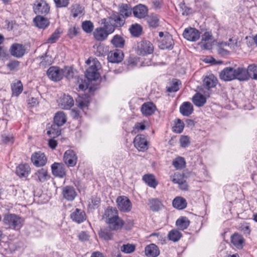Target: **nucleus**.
<instances>
[{"mask_svg": "<svg viewBox=\"0 0 257 257\" xmlns=\"http://www.w3.org/2000/svg\"><path fill=\"white\" fill-rule=\"evenodd\" d=\"M3 221L9 228L19 230L22 227L24 220L15 214L10 213L5 215Z\"/></svg>", "mask_w": 257, "mask_h": 257, "instance_id": "f257e3e1", "label": "nucleus"}, {"mask_svg": "<svg viewBox=\"0 0 257 257\" xmlns=\"http://www.w3.org/2000/svg\"><path fill=\"white\" fill-rule=\"evenodd\" d=\"M154 49L153 44L149 41L144 40L138 42L136 52L138 55L144 56L153 53Z\"/></svg>", "mask_w": 257, "mask_h": 257, "instance_id": "f03ea898", "label": "nucleus"}, {"mask_svg": "<svg viewBox=\"0 0 257 257\" xmlns=\"http://www.w3.org/2000/svg\"><path fill=\"white\" fill-rule=\"evenodd\" d=\"M33 8L34 12L37 15L45 16L50 12V6L45 0H36Z\"/></svg>", "mask_w": 257, "mask_h": 257, "instance_id": "7ed1b4c3", "label": "nucleus"}, {"mask_svg": "<svg viewBox=\"0 0 257 257\" xmlns=\"http://www.w3.org/2000/svg\"><path fill=\"white\" fill-rule=\"evenodd\" d=\"M114 32L113 27H107V29L99 27L96 28L94 32L93 35L94 38L98 41H103L105 40L108 37V35Z\"/></svg>", "mask_w": 257, "mask_h": 257, "instance_id": "20e7f679", "label": "nucleus"}, {"mask_svg": "<svg viewBox=\"0 0 257 257\" xmlns=\"http://www.w3.org/2000/svg\"><path fill=\"white\" fill-rule=\"evenodd\" d=\"M48 77L54 81H59L64 77L63 69L59 67H50L47 72Z\"/></svg>", "mask_w": 257, "mask_h": 257, "instance_id": "39448f33", "label": "nucleus"}, {"mask_svg": "<svg viewBox=\"0 0 257 257\" xmlns=\"http://www.w3.org/2000/svg\"><path fill=\"white\" fill-rule=\"evenodd\" d=\"M116 203L118 209L124 212H128L132 209V203L126 196H119L116 199Z\"/></svg>", "mask_w": 257, "mask_h": 257, "instance_id": "423d86ee", "label": "nucleus"}, {"mask_svg": "<svg viewBox=\"0 0 257 257\" xmlns=\"http://www.w3.org/2000/svg\"><path fill=\"white\" fill-rule=\"evenodd\" d=\"M183 35L188 41L195 42L200 38V33L195 28L188 27L184 30Z\"/></svg>", "mask_w": 257, "mask_h": 257, "instance_id": "0eeeda50", "label": "nucleus"}, {"mask_svg": "<svg viewBox=\"0 0 257 257\" xmlns=\"http://www.w3.org/2000/svg\"><path fill=\"white\" fill-rule=\"evenodd\" d=\"M77 156L75 152L72 150L66 151L63 156V161L68 167H74L77 162Z\"/></svg>", "mask_w": 257, "mask_h": 257, "instance_id": "6e6552de", "label": "nucleus"}, {"mask_svg": "<svg viewBox=\"0 0 257 257\" xmlns=\"http://www.w3.org/2000/svg\"><path fill=\"white\" fill-rule=\"evenodd\" d=\"M109 22L110 24V26L108 27L110 28L113 27L114 30L116 27H122L124 23V18L122 17L118 13L113 12L112 14L109 17Z\"/></svg>", "mask_w": 257, "mask_h": 257, "instance_id": "1a4fd4ad", "label": "nucleus"}, {"mask_svg": "<svg viewBox=\"0 0 257 257\" xmlns=\"http://www.w3.org/2000/svg\"><path fill=\"white\" fill-rule=\"evenodd\" d=\"M31 161L35 166L39 167L45 165L47 159L44 153L39 151L32 155Z\"/></svg>", "mask_w": 257, "mask_h": 257, "instance_id": "9d476101", "label": "nucleus"}, {"mask_svg": "<svg viewBox=\"0 0 257 257\" xmlns=\"http://www.w3.org/2000/svg\"><path fill=\"white\" fill-rule=\"evenodd\" d=\"M171 181L175 184H178L179 187L182 190H187L188 185L186 182L184 176L180 173H176L171 176Z\"/></svg>", "mask_w": 257, "mask_h": 257, "instance_id": "9b49d317", "label": "nucleus"}, {"mask_svg": "<svg viewBox=\"0 0 257 257\" xmlns=\"http://www.w3.org/2000/svg\"><path fill=\"white\" fill-rule=\"evenodd\" d=\"M10 52L13 56L21 58L26 53V48L23 44L14 43L11 46Z\"/></svg>", "mask_w": 257, "mask_h": 257, "instance_id": "f8f14e48", "label": "nucleus"}, {"mask_svg": "<svg viewBox=\"0 0 257 257\" xmlns=\"http://www.w3.org/2000/svg\"><path fill=\"white\" fill-rule=\"evenodd\" d=\"M52 173L53 175L61 178L66 175V171L64 165L60 163H54L51 166Z\"/></svg>", "mask_w": 257, "mask_h": 257, "instance_id": "ddd939ff", "label": "nucleus"}, {"mask_svg": "<svg viewBox=\"0 0 257 257\" xmlns=\"http://www.w3.org/2000/svg\"><path fill=\"white\" fill-rule=\"evenodd\" d=\"M134 143L135 147L139 151L144 152L148 148V142L143 135H137L134 140Z\"/></svg>", "mask_w": 257, "mask_h": 257, "instance_id": "4468645a", "label": "nucleus"}, {"mask_svg": "<svg viewBox=\"0 0 257 257\" xmlns=\"http://www.w3.org/2000/svg\"><path fill=\"white\" fill-rule=\"evenodd\" d=\"M63 197L68 201H73L77 196V193L73 186H66L62 191Z\"/></svg>", "mask_w": 257, "mask_h": 257, "instance_id": "2eb2a0df", "label": "nucleus"}, {"mask_svg": "<svg viewBox=\"0 0 257 257\" xmlns=\"http://www.w3.org/2000/svg\"><path fill=\"white\" fill-rule=\"evenodd\" d=\"M60 107L64 109H69L74 105V100L70 95L64 94L58 101Z\"/></svg>", "mask_w": 257, "mask_h": 257, "instance_id": "dca6fc26", "label": "nucleus"}, {"mask_svg": "<svg viewBox=\"0 0 257 257\" xmlns=\"http://www.w3.org/2000/svg\"><path fill=\"white\" fill-rule=\"evenodd\" d=\"M235 69L226 67L220 73V79L225 81H230L235 79Z\"/></svg>", "mask_w": 257, "mask_h": 257, "instance_id": "f3484780", "label": "nucleus"}, {"mask_svg": "<svg viewBox=\"0 0 257 257\" xmlns=\"http://www.w3.org/2000/svg\"><path fill=\"white\" fill-rule=\"evenodd\" d=\"M159 47L162 49H172L173 48V40L171 35L166 33L164 37L160 40Z\"/></svg>", "mask_w": 257, "mask_h": 257, "instance_id": "a211bd4d", "label": "nucleus"}, {"mask_svg": "<svg viewBox=\"0 0 257 257\" xmlns=\"http://www.w3.org/2000/svg\"><path fill=\"white\" fill-rule=\"evenodd\" d=\"M108 224L109 229L111 230H117L120 229L123 226L124 222L119 216L111 219L110 220L106 221Z\"/></svg>", "mask_w": 257, "mask_h": 257, "instance_id": "6ab92c4d", "label": "nucleus"}, {"mask_svg": "<svg viewBox=\"0 0 257 257\" xmlns=\"http://www.w3.org/2000/svg\"><path fill=\"white\" fill-rule=\"evenodd\" d=\"M70 217L73 221L80 223L86 219V214L83 210L76 208L71 213Z\"/></svg>", "mask_w": 257, "mask_h": 257, "instance_id": "aec40b11", "label": "nucleus"}, {"mask_svg": "<svg viewBox=\"0 0 257 257\" xmlns=\"http://www.w3.org/2000/svg\"><path fill=\"white\" fill-rule=\"evenodd\" d=\"M231 242L238 249H241L244 245L245 240L242 235L234 233L231 236Z\"/></svg>", "mask_w": 257, "mask_h": 257, "instance_id": "412c9836", "label": "nucleus"}, {"mask_svg": "<svg viewBox=\"0 0 257 257\" xmlns=\"http://www.w3.org/2000/svg\"><path fill=\"white\" fill-rule=\"evenodd\" d=\"M156 110V105L152 102L144 103L141 107V111L144 115L149 116L153 114Z\"/></svg>", "mask_w": 257, "mask_h": 257, "instance_id": "4be33fe9", "label": "nucleus"}, {"mask_svg": "<svg viewBox=\"0 0 257 257\" xmlns=\"http://www.w3.org/2000/svg\"><path fill=\"white\" fill-rule=\"evenodd\" d=\"M43 15H37L33 20V22L36 27L40 29H44L50 24L49 20L42 16Z\"/></svg>", "mask_w": 257, "mask_h": 257, "instance_id": "5701e85b", "label": "nucleus"}, {"mask_svg": "<svg viewBox=\"0 0 257 257\" xmlns=\"http://www.w3.org/2000/svg\"><path fill=\"white\" fill-rule=\"evenodd\" d=\"M133 14L136 18L140 19L144 18L147 15V8L143 5H138L134 8Z\"/></svg>", "mask_w": 257, "mask_h": 257, "instance_id": "b1692460", "label": "nucleus"}, {"mask_svg": "<svg viewBox=\"0 0 257 257\" xmlns=\"http://www.w3.org/2000/svg\"><path fill=\"white\" fill-rule=\"evenodd\" d=\"M123 54L119 50L111 51L108 55V60L111 63H118L123 59Z\"/></svg>", "mask_w": 257, "mask_h": 257, "instance_id": "393cba45", "label": "nucleus"}, {"mask_svg": "<svg viewBox=\"0 0 257 257\" xmlns=\"http://www.w3.org/2000/svg\"><path fill=\"white\" fill-rule=\"evenodd\" d=\"M159 254V248L154 243L147 245L145 248V254L148 257H157Z\"/></svg>", "mask_w": 257, "mask_h": 257, "instance_id": "a878e982", "label": "nucleus"}, {"mask_svg": "<svg viewBox=\"0 0 257 257\" xmlns=\"http://www.w3.org/2000/svg\"><path fill=\"white\" fill-rule=\"evenodd\" d=\"M70 12L73 18L81 17L84 15V8L79 4H73L71 6Z\"/></svg>", "mask_w": 257, "mask_h": 257, "instance_id": "bb28decb", "label": "nucleus"}, {"mask_svg": "<svg viewBox=\"0 0 257 257\" xmlns=\"http://www.w3.org/2000/svg\"><path fill=\"white\" fill-rule=\"evenodd\" d=\"M30 172V168L27 164H20L16 169V173L20 177H27Z\"/></svg>", "mask_w": 257, "mask_h": 257, "instance_id": "cd10ccee", "label": "nucleus"}, {"mask_svg": "<svg viewBox=\"0 0 257 257\" xmlns=\"http://www.w3.org/2000/svg\"><path fill=\"white\" fill-rule=\"evenodd\" d=\"M193 111V106L189 102H184L180 107V112L184 116H189Z\"/></svg>", "mask_w": 257, "mask_h": 257, "instance_id": "c85d7f7f", "label": "nucleus"}, {"mask_svg": "<svg viewBox=\"0 0 257 257\" xmlns=\"http://www.w3.org/2000/svg\"><path fill=\"white\" fill-rule=\"evenodd\" d=\"M11 89L13 95L18 96L23 90V85L20 80H16L11 84Z\"/></svg>", "mask_w": 257, "mask_h": 257, "instance_id": "c756f323", "label": "nucleus"}, {"mask_svg": "<svg viewBox=\"0 0 257 257\" xmlns=\"http://www.w3.org/2000/svg\"><path fill=\"white\" fill-rule=\"evenodd\" d=\"M61 126L54 122L47 131V134L53 138L57 137L61 134Z\"/></svg>", "mask_w": 257, "mask_h": 257, "instance_id": "7c9ffc66", "label": "nucleus"}, {"mask_svg": "<svg viewBox=\"0 0 257 257\" xmlns=\"http://www.w3.org/2000/svg\"><path fill=\"white\" fill-rule=\"evenodd\" d=\"M173 206L179 210L185 208L187 206L186 200L182 197H177L173 201Z\"/></svg>", "mask_w": 257, "mask_h": 257, "instance_id": "2f4dec72", "label": "nucleus"}, {"mask_svg": "<svg viewBox=\"0 0 257 257\" xmlns=\"http://www.w3.org/2000/svg\"><path fill=\"white\" fill-rule=\"evenodd\" d=\"M229 48L228 47L227 42H219L217 45V52L222 56H227L230 55Z\"/></svg>", "mask_w": 257, "mask_h": 257, "instance_id": "473e14b6", "label": "nucleus"}, {"mask_svg": "<svg viewBox=\"0 0 257 257\" xmlns=\"http://www.w3.org/2000/svg\"><path fill=\"white\" fill-rule=\"evenodd\" d=\"M118 216V211L115 208L112 207H108L105 210L103 215V218L105 219V221L114 219Z\"/></svg>", "mask_w": 257, "mask_h": 257, "instance_id": "72a5a7b5", "label": "nucleus"}, {"mask_svg": "<svg viewBox=\"0 0 257 257\" xmlns=\"http://www.w3.org/2000/svg\"><path fill=\"white\" fill-rule=\"evenodd\" d=\"M235 79L240 81H245L248 80L249 78L247 69L246 70L242 68H238L235 69Z\"/></svg>", "mask_w": 257, "mask_h": 257, "instance_id": "f704fd0d", "label": "nucleus"}, {"mask_svg": "<svg viewBox=\"0 0 257 257\" xmlns=\"http://www.w3.org/2000/svg\"><path fill=\"white\" fill-rule=\"evenodd\" d=\"M132 10L130 5L122 4L119 6V14L124 19L132 15Z\"/></svg>", "mask_w": 257, "mask_h": 257, "instance_id": "c9c22d12", "label": "nucleus"}, {"mask_svg": "<svg viewBox=\"0 0 257 257\" xmlns=\"http://www.w3.org/2000/svg\"><path fill=\"white\" fill-rule=\"evenodd\" d=\"M194 104L198 107L204 105L206 102L205 97L200 93H196L192 98Z\"/></svg>", "mask_w": 257, "mask_h": 257, "instance_id": "e433bc0d", "label": "nucleus"}, {"mask_svg": "<svg viewBox=\"0 0 257 257\" xmlns=\"http://www.w3.org/2000/svg\"><path fill=\"white\" fill-rule=\"evenodd\" d=\"M143 180L151 187L155 188L158 185L155 176L153 174H146L143 176Z\"/></svg>", "mask_w": 257, "mask_h": 257, "instance_id": "4c0bfd02", "label": "nucleus"}, {"mask_svg": "<svg viewBox=\"0 0 257 257\" xmlns=\"http://www.w3.org/2000/svg\"><path fill=\"white\" fill-rule=\"evenodd\" d=\"M204 85L209 89L215 86L217 82V78L213 74L206 76L203 80Z\"/></svg>", "mask_w": 257, "mask_h": 257, "instance_id": "58836bf2", "label": "nucleus"}, {"mask_svg": "<svg viewBox=\"0 0 257 257\" xmlns=\"http://www.w3.org/2000/svg\"><path fill=\"white\" fill-rule=\"evenodd\" d=\"M67 121V117L65 113L63 111L57 112L54 116V122L60 125H63Z\"/></svg>", "mask_w": 257, "mask_h": 257, "instance_id": "ea45409f", "label": "nucleus"}, {"mask_svg": "<svg viewBox=\"0 0 257 257\" xmlns=\"http://www.w3.org/2000/svg\"><path fill=\"white\" fill-rule=\"evenodd\" d=\"M98 234L101 238L105 240H111L113 236V233L111 232V230L109 229V228L101 229Z\"/></svg>", "mask_w": 257, "mask_h": 257, "instance_id": "a19ab883", "label": "nucleus"}, {"mask_svg": "<svg viewBox=\"0 0 257 257\" xmlns=\"http://www.w3.org/2000/svg\"><path fill=\"white\" fill-rule=\"evenodd\" d=\"M148 205L153 211H157L160 209L162 206L161 202L157 198H151L149 199Z\"/></svg>", "mask_w": 257, "mask_h": 257, "instance_id": "79ce46f5", "label": "nucleus"}, {"mask_svg": "<svg viewBox=\"0 0 257 257\" xmlns=\"http://www.w3.org/2000/svg\"><path fill=\"white\" fill-rule=\"evenodd\" d=\"M177 226L181 230L186 229L190 224V221L186 217H181L176 222Z\"/></svg>", "mask_w": 257, "mask_h": 257, "instance_id": "37998d69", "label": "nucleus"}, {"mask_svg": "<svg viewBox=\"0 0 257 257\" xmlns=\"http://www.w3.org/2000/svg\"><path fill=\"white\" fill-rule=\"evenodd\" d=\"M35 175L37 177L38 180L41 182L47 181L49 178L47 170L44 168L38 170L35 173Z\"/></svg>", "mask_w": 257, "mask_h": 257, "instance_id": "c03bdc74", "label": "nucleus"}, {"mask_svg": "<svg viewBox=\"0 0 257 257\" xmlns=\"http://www.w3.org/2000/svg\"><path fill=\"white\" fill-rule=\"evenodd\" d=\"M181 85V81L177 79H174L170 82L169 86H167V90L169 92L177 91Z\"/></svg>", "mask_w": 257, "mask_h": 257, "instance_id": "a18cd8bd", "label": "nucleus"}, {"mask_svg": "<svg viewBox=\"0 0 257 257\" xmlns=\"http://www.w3.org/2000/svg\"><path fill=\"white\" fill-rule=\"evenodd\" d=\"M182 236V233L177 229L171 230L168 234L169 240L174 242L178 241Z\"/></svg>", "mask_w": 257, "mask_h": 257, "instance_id": "49530a36", "label": "nucleus"}, {"mask_svg": "<svg viewBox=\"0 0 257 257\" xmlns=\"http://www.w3.org/2000/svg\"><path fill=\"white\" fill-rule=\"evenodd\" d=\"M85 75L87 81L94 80L98 79L99 77L98 70H93L92 68H88L87 69Z\"/></svg>", "mask_w": 257, "mask_h": 257, "instance_id": "de8ad7c7", "label": "nucleus"}, {"mask_svg": "<svg viewBox=\"0 0 257 257\" xmlns=\"http://www.w3.org/2000/svg\"><path fill=\"white\" fill-rule=\"evenodd\" d=\"M172 164L176 169L180 170L185 168L186 162L184 158L179 157L173 161Z\"/></svg>", "mask_w": 257, "mask_h": 257, "instance_id": "09e8293b", "label": "nucleus"}, {"mask_svg": "<svg viewBox=\"0 0 257 257\" xmlns=\"http://www.w3.org/2000/svg\"><path fill=\"white\" fill-rule=\"evenodd\" d=\"M111 42L115 47L122 48L124 45V39L118 35H116L113 37Z\"/></svg>", "mask_w": 257, "mask_h": 257, "instance_id": "8fccbe9b", "label": "nucleus"}, {"mask_svg": "<svg viewBox=\"0 0 257 257\" xmlns=\"http://www.w3.org/2000/svg\"><path fill=\"white\" fill-rule=\"evenodd\" d=\"M147 22L150 27L156 28L159 25L158 17L156 15H151L147 18Z\"/></svg>", "mask_w": 257, "mask_h": 257, "instance_id": "3c124183", "label": "nucleus"}, {"mask_svg": "<svg viewBox=\"0 0 257 257\" xmlns=\"http://www.w3.org/2000/svg\"><path fill=\"white\" fill-rule=\"evenodd\" d=\"M63 69L64 76L67 79H70L75 76L76 71H74L71 67H65Z\"/></svg>", "mask_w": 257, "mask_h": 257, "instance_id": "603ef678", "label": "nucleus"}, {"mask_svg": "<svg viewBox=\"0 0 257 257\" xmlns=\"http://www.w3.org/2000/svg\"><path fill=\"white\" fill-rule=\"evenodd\" d=\"M247 71L249 77L257 79V65L251 64L248 66Z\"/></svg>", "mask_w": 257, "mask_h": 257, "instance_id": "864d4df0", "label": "nucleus"}, {"mask_svg": "<svg viewBox=\"0 0 257 257\" xmlns=\"http://www.w3.org/2000/svg\"><path fill=\"white\" fill-rule=\"evenodd\" d=\"M131 33L135 37H139L142 33V28L139 25H132L130 29Z\"/></svg>", "mask_w": 257, "mask_h": 257, "instance_id": "5fc2aeb1", "label": "nucleus"}, {"mask_svg": "<svg viewBox=\"0 0 257 257\" xmlns=\"http://www.w3.org/2000/svg\"><path fill=\"white\" fill-rule=\"evenodd\" d=\"M93 24L90 21H85L82 24V28L87 33H91L93 29Z\"/></svg>", "mask_w": 257, "mask_h": 257, "instance_id": "6e6d98bb", "label": "nucleus"}, {"mask_svg": "<svg viewBox=\"0 0 257 257\" xmlns=\"http://www.w3.org/2000/svg\"><path fill=\"white\" fill-rule=\"evenodd\" d=\"M60 32L58 29H56L55 32L47 39V43L53 44L55 43L60 37Z\"/></svg>", "mask_w": 257, "mask_h": 257, "instance_id": "4d7b16f0", "label": "nucleus"}, {"mask_svg": "<svg viewBox=\"0 0 257 257\" xmlns=\"http://www.w3.org/2000/svg\"><path fill=\"white\" fill-rule=\"evenodd\" d=\"M184 127V122L180 119H177L174 127V131L177 133H181Z\"/></svg>", "mask_w": 257, "mask_h": 257, "instance_id": "13d9d810", "label": "nucleus"}, {"mask_svg": "<svg viewBox=\"0 0 257 257\" xmlns=\"http://www.w3.org/2000/svg\"><path fill=\"white\" fill-rule=\"evenodd\" d=\"M86 63L88 64H90V66L88 68H92L93 70H98L100 67V63L96 59H93L92 61H90V59L86 61Z\"/></svg>", "mask_w": 257, "mask_h": 257, "instance_id": "bf43d9fd", "label": "nucleus"}, {"mask_svg": "<svg viewBox=\"0 0 257 257\" xmlns=\"http://www.w3.org/2000/svg\"><path fill=\"white\" fill-rule=\"evenodd\" d=\"M135 249V246L134 245L127 244H123L121 247V250L126 253H130L133 252Z\"/></svg>", "mask_w": 257, "mask_h": 257, "instance_id": "052dcab7", "label": "nucleus"}, {"mask_svg": "<svg viewBox=\"0 0 257 257\" xmlns=\"http://www.w3.org/2000/svg\"><path fill=\"white\" fill-rule=\"evenodd\" d=\"M228 47L230 50H234L236 48L239 46V42L236 39L230 38L227 42Z\"/></svg>", "mask_w": 257, "mask_h": 257, "instance_id": "680f3d73", "label": "nucleus"}, {"mask_svg": "<svg viewBox=\"0 0 257 257\" xmlns=\"http://www.w3.org/2000/svg\"><path fill=\"white\" fill-rule=\"evenodd\" d=\"M180 11L183 16H187L191 12V9L187 7L184 3H181L179 5Z\"/></svg>", "mask_w": 257, "mask_h": 257, "instance_id": "e2e57ef3", "label": "nucleus"}, {"mask_svg": "<svg viewBox=\"0 0 257 257\" xmlns=\"http://www.w3.org/2000/svg\"><path fill=\"white\" fill-rule=\"evenodd\" d=\"M20 65V62L17 60H13L10 61L8 64H7V67L10 70H16L18 69V67Z\"/></svg>", "mask_w": 257, "mask_h": 257, "instance_id": "0e129e2a", "label": "nucleus"}, {"mask_svg": "<svg viewBox=\"0 0 257 257\" xmlns=\"http://www.w3.org/2000/svg\"><path fill=\"white\" fill-rule=\"evenodd\" d=\"M180 143L182 147L186 148L190 144V138L187 136H182L180 139Z\"/></svg>", "mask_w": 257, "mask_h": 257, "instance_id": "69168bd1", "label": "nucleus"}, {"mask_svg": "<svg viewBox=\"0 0 257 257\" xmlns=\"http://www.w3.org/2000/svg\"><path fill=\"white\" fill-rule=\"evenodd\" d=\"M76 101L78 104V106L81 108L87 107L89 103V102L87 100L83 99L82 97L78 98Z\"/></svg>", "mask_w": 257, "mask_h": 257, "instance_id": "338daca9", "label": "nucleus"}, {"mask_svg": "<svg viewBox=\"0 0 257 257\" xmlns=\"http://www.w3.org/2000/svg\"><path fill=\"white\" fill-rule=\"evenodd\" d=\"M2 141L7 145H12L14 142V139L11 136H2Z\"/></svg>", "mask_w": 257, "mask_h": 257, "instance_id": "774afa93", "label": "nucleus"}]
</instances>
